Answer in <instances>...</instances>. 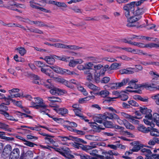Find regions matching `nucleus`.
Segmentation results:
<instances>
[{"instance_id": "24", "label": "nucleus", "mask_w": 159, "mask_h": 159, "mask_svg": "<svg viewBox=\"0 0 159 159\" xmlns=\"http://www.w3.org/2000/svg\"><path fill=\"white\" fill-rule=\"evenodd\" d=\"M150 134L153 136L158 137L159 136V132L158 130L156 129H150Z\"/></svg>"}, {"instance_id": "41", "label": "nucleus", "mask_w": 159, "mask_h": 159, "mask_svg": "<svg viewBox=\"0 0 159 159\" xmlns=\"http://www.w3.org/2000/svg\"><path fill=\"white\" fill-rule=\"evenodd\" d=\"M112 94L116 96V97L110 98H109V101H112L113 99L117 98L120 97V93L118 91H114L113 92Z\"/></svg>"}, {"instance_id": "17", "label": "nucleus", "mask_w": 159, "mask_h": 159, "mask_svg": "<svg viewBox=\"0 0 159 159\" xmlns=\"http://www.w3.org/2000/svg\"><path fill=\"white\" fill-rule=\"evenodd\" d=\"M136 119H140V117H137V116H133L131 115L129 121L133 124H139V121L136 120Z\"/></svg>"}, {"instance_id": "55", "label": "nucleus", "mask_w": 159, "mask_h": 159, "mask_svg": "<svg viewBox=\"0 0 159 159\" xmlns=\"http://www.w3.org/2000/svg\"><path fill=\"white\" fill-rule=\"evenodd\" d=\"M128 103L130 105L134 107H138L139 106V104L136 101L133 100H131L128 101Z\"/></svg>"}, {"instance_id": "52", "label": "nucleus", "mask_w": 159, "mask_h": 159, "mask_svg": "<svg viewBox=\"0 0 159 159\" xmlns=\"http://www.w3.org/2000/svg\"><path fill=\"white\" fill-rule=\"evenodd\" d=\"M103 67V66L100 64H98L97 65H95L94 66V70L95 71V74L97 73H99L97 71V70L100 69L102 68Z\"/></svg>"}, {"instance_id": "16", "label": "nucleus", "mask_w": 159, "mask_h": 159, "mask_svg": "<svg viewBox=\"0 0 159 159\" xmlns=\"http://www.w3.org/2000/svg\"><path fill=\"white\" fill-rule=\"evenodd\" d=\"M46 62L50 65L53 64L55 62V59L52 56H47L44 58Z\"/></svg>"}, {"instance_id": "30", "label": "nucleus", "mask_w": 159, "mask_h": 159, "mask_svg": "<svg viewBox=\"0 0 159 159\" xmlns=\"http://www.w3.org/2000/svg\"><path fill=\"white\" fill-rule=\"evenodd\" d=\"M106 118L109 119L114 120L116 114L115 113H111L108 112H106L105 113Z\"/></svg>"}, {"instance_id": "29", "label": "nucleus", "mask_w": 159, "mask_h": 159, "mask_svg": "<svg viewBox=\"0 0 159 159\" xmlns=\"http://www.w3.org/2000/svg\"><path fill=\"white\" fill-rule=\"evenodd\" d=\"M99 95L101 96L102 97H106L109 94V91L107 90L101 91L97 93Z\"/></svg>"}, {"instance_id": "44", "label": "nucleus", "mask_w": 159, "mask_h": 159, "mask_svg": "<svg viewBox=\"0 0 159 159\" xmlns=\"http://www.w3.org/2000/svg\"><path fill=\"white\" fill-rule=\"evenodd\" d=\"M86 152L89 153L90 154L93 156H97L98 157V155H97L98 153V151L96 149H93L91 150H85Z\"/></svg>"}, {"instance_id": "54", "label": "nucleus", "mask_w": 159, "mask_h": 159, "mask_svg": "<svg viewBox=\"0 0 159 159\" xmlns=\"http://www.w3.org/2000/svg\"><path fill=\"white\" fill-rule=\"evenodd\" d=\"M4 100V102L3 103V104L5 105H8L10 104V101L12 99L10 98L5 97L3 98Z\"/></svg>"}, {"instance_id": "51", "label": "nucleus", "mask_w": 159, "mask_h": 159, "mask_svg": "<svg viewBox=\"0 0 159 159\" xmlns=\"http://www.w3.org/2000/svg\"><path fill=\"white\" fill-rule=\"evenodd\" d=\"M119 113H120V112ZM120 114L121 116L128 120H129L130 117V116H131V115H130L128 114L123 112H120Z\"/></svg>"}, {"instance_id": "62", "label": "nucleus", "mask_w": 159, "mask_h": 159, "mask_svg": "<svg viewBox=\"0 0 159 159\" xmlns=\"http://www.w3.org/2000/svg\"><path fill=\"white\" fill-rule=\"evenodd\" d=\"M21 97L25 98L26 99L30 101L32 99V97L30 95L27 94H24L23 93L21 94Z\"/></svg>"}, {"instance_id": "36", "label": "nucleus", "mask_w": 159, "mask_h": 159, "mask_svg": "<svg viewBox=\"0 0 159 159\" xmlns=\"http://www.w3.org/2000/svg\"><path fill=\"white\" fill-rule=\"evenodd\" d=\"M143 147V145L142 144H138L135 145L132 148L133 152H137L140 150L141 148Z\"/></svg>"}, {"instance_id": "34", "label": "nucleus", "mask_w": 159, "mask_h": 159, "mask_svg": "<svg viewBox=\"0 0 159 159\" xmlns=\"http://www.w3.org/2000/svg\"><path fill=\"white\" fill-rule=\"evenodd\" d=\"M81 108L77 109H73V111L75 112L76 116L82 118V119H84V116L81 113Z\"/></svg>"}, {"instance_id": "63", "label": "nucleus", "mask_w": 159, "mask_h": 159, "mask_svg": "<svg viewBox=\"0 0 159 159\" xmlns=\"http://www.w3.org/2000/svg\"><path fill=\"white\" fill-rule=\"evenodd\" d=\"M79 156L81 159H91V157L88 156L87 154H80Z\"/></svg>"}, {"instance_id": "3", "label": "nucleus", "mask_w": 159, "mask_h": 159, "mask_svg": "<svg viewBox=\"0 0 159 159\" xmlns=\"http://www.w3.org/2000/svg\"><path fill=\"white\" fill-rule=\"evenodd\" d=\"M141 17V16L134 15L127 19L128 23L126 25L128 27H134L136 26V22L139 20Z\"/></svg>"}, {"instance_id": "35", "label": "nucleus", "mask_w": 159, "mask_h": 159, "mask_svg": "<svg viewBox=\"0 0 159 159\" xmlns=\"http://www.w3.org/2000/svg\"><path fill=\"white\" fill-rule=\"evenodd\" d=\"M101 116L99 115H97L93 117V120L94 121L98 123L101 124L103 121V119L100 118Z\"/></svg>"}, {"instance_id": "20", "label": "nucleus", "mask_w": 159, "mask_h": 159, "mask_svg": "<svg viewBox=\"0 0 159 159\" xmlns=\"http://www.w3.org/2000/svg\"><path fill=\"white\" fill-rule=\"evenodd\" d=\"M45 142L49 144H54L56 142L52 138L51 136L49 135V136L47 137H45L44 138Z\"/></svg>"}, {"instance_id": "13", "label": "nucleus", "mask_w": 159, "mask_h": 159, "mask_svg": "<svg viewBox=\"0 0 159 159\" xmlns=\"http://www.w3.org/2000/svg\"><path fill=\"white\" fill-rule=\"evenodd\" d=\"M90 145H85L84 147V150H92V149L95 148L97 147L98 145L97 143L95 142H92L90 143Z\"/></svg>"}, {"instance_id": "10", "label": "nucleus", "mask_w": 159, "mask_h": 159, "mask_svg": "<svg viewBox=\"0 0 159 159\" xmlns=\"http://www.w3.org/2000/svg\"><path fill=\"white\" fill-rule=\"evenodd\" d=\"M0 113L3 115L8 120L15 122H17L18 121V119H15L12 115H10L6 111L0 110Z\"/></svg>"}, {"instance_id": "42", "label": "nucleus", "mask_w": 159, "mask_h": 159, "mask_svg": "<svg viewBox=\"0 0 159 159\" xmlns=\"http://www.w3.org/2000/svg\"><path fill=\"white\" fill-rule=\"evenodd\" d=\"M104 126L107 128H112L113 127L112 123L111 121H106L103 123Z\"/></svg>"}, {"instance_id": "2", "label": "nucleus", "mask_w": 159, "mask_h": 159, "mask_svg": "<svg viewBox=\"0 0 159 159\" xmlns=\"http://www.w3.org/2000/svg\"><path fill=\"white\" fill-rule=\"evenodd\" d=\"M129 80V79H124L120 82L110 83L107 86L111 89H117L125 85Z\"/></svg>"}, {"instance_id": "32", "label": "nucleus", "mask_w": 159, "mask_h": 159, "mask_svg": "<svg viewBox=\"0 0 159 159\" xmlns=\"http://www.w3.org/2000/svg\"><path fill=\"white\" fill-rule=\"evenodd\" d=\"M121 49V48L117 46H112L110 48L107 49V51L112 52H115Z\"/></svg>"}, {"instance_id": "48", "label": "nucleus", "mask_w": 159, "mask_h": 159, "mask_svg": "<svg viewBox=\"0 0 159 159\" xmlns=\"http://www.w3.org/2000/svg\"><path fill=\"white\" fill-rule=\"evenodd\" d=\"M120 66L121 64L114 63L111 64V67L112 69H118Z\"/></svg>"}, {"instance_id": "31", "label": "nucleus", "mask_w": 159, "mask_h": 159, "mask_svg": "<svg viewBox=\"0 0 159 159\" xmlns=\"http://www.w3.org/2000/svg\"><path fill=\"white\" fill-rule=\"evenodd\" d=\"M9 126L7 124H6L5 123H2V122H0V128L5 129L6 130H7L8 132H11V130L10 128H9Z\"/></svg>"}, {"instance_id": "49", "label": "nucleus", "mask_w": 159, "mask_h": 159, "mask_svg": "<svg viewBox=\"0 0 159 159\" xmlns=\"http://www.w3.org/2000/svg\"><path fill=\"white\" fill-rule=\"evenodd\" d=\"M93 128L95 129H104V128L102 127L101 125H98L96 123H94L93 125Z\"/></svg>"}, {"instance_id": "22", "label": "nucleus", "mask_w": 159, "mask_h": 159, "mask_svg": "<svg viewBox=\"0 0 159 159\" xmlns=\"http://www.w3.org/2000/svg\"><path fill=\"white\" fill-rule=\"evenodd\" d=\"M141 152L143 153V154L145 155L146 156H151L152 152L151 151L148 149L143 148L141 150Z\"/></svg>"}, {"instance_id": "28", "label": "nucleus", "mask_w": 159, "mask_h": 159, "mask_svg": "<svg viewBox=\"0 0 159 159\" xmlns=\"http://www.w3.org/2000/svg\"><path fill=\"white\" fill-rule=\"evenodd\" d=\"M57 112L62 116H64L65 114L68 113V110L65 108H61L58 109Z\"/></svg>"}, {"instance_id": "33", "label": "nucleus", "mask_w": 159, "mask_h": 159, "mask_svg": "<svg viewBox=\"0 0 159 159\" xmlns=\"http://www.w3.org/2000/svg\"><path fill=\"white\" fill-rule=\"evenodd\" d=\"M7 8L9 9L12 10L16 7V2L13 1H9L8 2Z\"/></svg>"}, {"instance_id": "56", "label": "nucleus", "mask_w": 159, "mask_h": 159, "mask_svg": "<svg viewBox=\"0 0 159 159\" xmlns=\"http://www.w3.org/2000/svg\"><path fill=\"white\" fill-rule=\"evenodd\" d=\"M65 123H67L70 126L72 127H76L77 126V124L74 122H71L69 121L66 120L65 121Z\"/></svg>"}, {"instance_id": "61", "label": "nucleus", "mask_w": 159, "mask_h": 159, "mask_svg": "<svg viewBox=\"0 0 159 159\" xmlns=\"http://www.w3.org/2000/svg\"><path fill=\"white\" fill-rule=\"evenodd\" d=\"M1 139L8 141H13L14 139L13 137H7L5 136H2Z\"/></svg>"}, {"instance_id": "1", "label": "nucleus", "mask_w": 159, "mask_h": 159, "mask_svg": "<svg viewBox=\"0 0 159 159\" xmlns=\"http://www.w3.org/2000/svg\"><path fill=\"white\" fill-rule=\"evenodd\" d=\"M34 98L35 102H31L30 107L38 110L39 112L43 115H44L49 111L47 109L48 106L43 102V100L42 98L38 97Z\"/></svg>"}, {"instance_id": "15", "label": "nucleus", "mask_w": 159, "mask_h": 159, "mask_svg": "<svg viewBox=\"0 0 159 159\" xmlns=\"http://www.w3.org/2000/svg\"><path fill=\"white\" fill-rule=\"evenodd\" d=\"M85 138L89 140L93 141H100L101 139L98 136L92 135H87L85 136Z\"/></svg>"}, {"instance_id": "11", "label": "nucleus", "mask_w": 159, "mask_h": 159, "mask_svg": "<svg viewBox=\"0 0 159 159\" xmlns=\"http://www.w3.org/2000/svg\"><path fill=\"white\" fill-rule=\"evenodd\" d=\"M58 81L71 89H73L74 88V86L70 84V81H68L63 79H60L58 80Z\"/></svg>"}, {"instance_id": "45", "label": "nucleus", "mask_w": 159, "mask_h": 159, "mask_svg": "<svg viewBox=\"0 0 159 159\" xmlns=\"http://www.w3.org/2000/svg\"><path fill=\"white\" fill-rule=\"evenodd\" d=\"M145 12L143 8H139L135 12V15H138L140 16V15L143 14Z\"/></svg>"}, {"instance_id": "21", "label": "nucleus", "mask_w": 159, "mask_h": 159, "mask_svg": "<svg viewBox=\"0 0 159 159\" xmlns=\"http://www.w3.org/2000/svg\"><path fill=\"white\" fill-rule=\"evenodd\" d=\"M80 48L74 45H66L64 44L63 48H65L70 50H76L79 49Z\"/></svg>"}, {"instance_id": "26", "label": "nucleus", "mask_w": 159, "mask_h": 159, "mask_svg": "<svg viewBox=\"0 0 159 159\" xmlns=\"http://www.w3.org/2000/svg\"><path fill=\"white\" fill-rule=\"evenodd\" d=\"M32 23H34L35 24L37 25L38 26L40 27H43V26H48V25L45 24L44 22L39 21H31L30 22V24H32Z\"/></svg>"}, {"instance_id": "25", "label": "nucleus", "mask_w": 159, "mask_h": 159, "mask_svg": "<svg viewBox=\"0 0 159 159\" xmlns=\"http://www.w3.org/2000/svg\"><path fill=\"white\" fill-rule=\"evenodd\" d=\"M16 50L18 51L19 53L21 56H23L26 53L27 51L25 48L20 47L16 49Z\"/></svg>"}, {"instance_id": "14", "label": "nucleus", "mask_w": 159, "mask_h": 159, "mask_svg": "<svg viewBox=\"0 0 159 159\" xmlns=\"http://www.w3.org/2000/svg\"><path fill=\"white\" fill-rule=\"evenodd\" d=\"M152 122L156 123V125L159 127V115L157 113H154L152 116Z\"/></svg>"}, {"instance_id": "6", "label": "nucleus", "mask_w": 159, "mask_h": 159, "mask_svg": "<svg viewBox=\"0 0 159 159\" xmlns=\"http://www.w3.org/2000/svg\"><path fill=\"white\" fill-rule=\"evenodd\" d=\"M109 68V65H105L104 67L101 69L99 73H97L95 75V79L97 81H99L100 80V76H103L105 74V72Z\"/></svg>"}, {"instance_id": "46", "label": "nucleus", "mask_w": 159, "mask_h": 159, "mask_svg": "<svg viewBox=\"0 0 159 159\" xmlns=\"http://www.w3.org/2000/svg\"><path fill=\"white\" fill-rule=\"evenodd\" d=\"M78 90L81 92L85 96H87L88 95V93L86 91V89L81 86L78 87Z\"/></svg>"}, {"instance_id": "5", "label": "nucleus", "mask_w": 159, "mask_h": 159, "mask_svg": "<svg viewBox=\"0 0 159 159\" xmlns=\"http://www.w3.org/2000/svg\"><path fill=\"white\" fill-rule=\"evenodd\" d=\"M111 152L112 150L103 151L102 153V155H98V157L100 159H113V157L111 154Z\"/></svg>"}, {"instance_id": "27", "label": "nucleus", "mask_w": 159, "mask_h": 159, "mask_svg": "<svg viewBox=\"0 0 159 159\" xmlns=\"http://www.w3.org/2000/svg\"><path fill=\"white\" fill-rule=\"evenodd\" d=\"M49 67L56 72L62 74L63 69L60 68L56 66H51Z\"/></svg>"}, {"instance_id": "59", "label": "nucleus", "mask_w": 159, "mask_h": 159, "mask_svg": "<svg viewBox=\"0 0 159 159\" xmlns=\"http://www.w3.org/2000/svg\"><path fill=\"white\" fill-rule=\"evenodd\" d=\"M142 35H136L134 34L131 35V37L129 38V39L131 40H133L134 39H141L142 38Z\"/></svg>"}, {"instance_id": "12", "label": "nucleus", "mask_w": 159, "mask_h": 159, "mask_svg": "<svg viewBox=\"0 0 159 159\" xmlns=\"http://www.w3.org/2000/svg\"><path fill=\"white\" fill-rule=\"evenodd\" d=\"M46 98L48 99V101L50 102V105L51 104H54L56 102H61V99L58 97H55L54 96H52L51 97H47Z\"/></svg>"}, {"instance_id": "57", "label": "nucleus", "mask_w": 159, "mask_h": 159, "mask_svg": "<svg viewBox=\"0 0 159 159\" xmlns=\"http://www.w3.org/2000/svg\"><path fill=\"white\" fill-rule=\"evenodd\" d=\"M24 144L26 146H28L30 147H33L36 144L30 141H28L26 140L24 143Z\"/></svg>"}, {"instance_id": "47", "label": "nucleus", "mask_w": 159, "mask_h": 159, "mask_svg": "<svg viewBox=\"0 0 159 159\" xmlns=\"http://www.w3.org/2000/svg\"><path fill=\"white\" fill-rule=\"evenodd\" d=\"M149 74L153 76V79L157 80L159 78V75L156 72L151 71L149 72Z\"/></svg>"}, {"instance_id": "18", "label": "nucleus", "mask_w": 159, "mask_h": 159, "mask_svg": "<svg viewBox=\"0 0 159 159\" xmlns=\"http://www.w3.org/2000/svg\"><path fill=\"white\" fill-rule=\"evenodd\" d=\"M50 3L54 4L58 7H67L66 4L64 2H56L54 1H50Z\"/></svg>"}, {"instance_id": "43", "label": "nucleus", "mask_w": 159, "mask_h": 159, "mask_svg": "<svg viewBox=\"0 0 159 159\" xmlns=\"http://www.w3.org/2000/svg\"><path fill=\"white\" fill-rule=\"evenodd\" d=\"M41 71L43 73H45L47 75H48L50 77H53V74L52 72L49 73L48 71H49L51 72V71L50 70H46V69L41 68Z\"/></svg>"}, {"instance_id": "38", "label": "nucleus", "mask_w": 159, "mask_h": 159, "mask_svg": "<svg viewBox=\"0 0 159 159\" xmlns=\"http://www.w3.org/2000/svg\"><path fill=\"white\" fill-rule=\"evenodd\" d=\"M114 120H116L117 123L120 125H124L125 122V120H126L125 119L121 120L117 115L116 116Z\"/></svg>"}, {"instance_id": "50", "label": "nucleus", "mask_w": 159, "mask_h": 159, "mask_svg": "<svg viewBox=\"0 0 159 159\" xmlns=\"http://www.w3.org/2000/svg\"><path fill=\"white\" fill-rule=\"evenodd\" d=\"M129 11H133L134 10V2H132L130 4H128Z\"/></svg>"}, {"instance_id": "7", "label": "nucleus", "mask_w": 159, "mask_h": 159, "mask_svg": "<svg viewBox=\"0 0 159 159\" xmlns=\"http://www.w3.org/2000/svg\"><path fill=\"white\" fill-rule=\"evenodd\" d=\"M50 93L52 95H61L63 93H65L66 91L59 89L53 87L50 90Z\"/></svg>"}, {"instance_id": "19", "label": "nucleus", "mask_w": 159, "mask_h": 159, "mask_svg": "<svg viewBox=\"0 0 159 159\" xmlns=\"http://www.w3.org/2000/svg\"><path fill=\"white\" fill-rule=\"evenodd\" d=\"M150 128H146L144 126L140 125L138 127V129L142 132L146 133L150 131Z\"/></svg>"}, {"instance_id": "53", "label": "nucleus", "mask_w": 159, "mask_h": 159, "mask_svg": "<svg viewBox=\"0 0 159 159\" xmlns=\"http://www.w3.org/2000/svg\"><path fill=\"white\" fill-rule=\"evenodd\" d=\"M34 80L33 83L35 84H41L40 81L39 80V77L37 75H35L34 77Z\"/></svg>"}, {"instance_id": "60", "label": "nucleus", "mask_w": 159, "mask_h": 159, "mask_svg": "<svg viewBox=\"0 0 159 159\" xmlns=\"http://www.w3.org/2000/svg\"><path fill=\"white\" fill-rule=\"evenodd\" d=\"M59 137L62 141H66L71 139L70 136H60Z\"/></svg>"}, {"instance_id": "23", "label": "nucleus", "mask_w": 159, "mask_h": 159, "mask_svg": "<svg viewBox=\"0 0 159 159\" xmlns=\"http://www.w3.org/2000/svg\"><path fill=\"white\" fill-rule=\"evenodd\" d=\"M86 85L90 89L94 90H99L100 88L92 83H87L86 84Z\"/></svg>"}, {"instance_id": "64", "label": "nucleus", "mask_w": 159, "mask_h": 159, "mask_svg": "<svg viewBox=\"0 0 159 159\" xmlns=\"http://www.w3.org/2000/svg\"><path fill=\"white\" fill-rule=\"evenodd\" d=\"M110 80V78L109 77H103L102 80L101 82L103 83H108Z\"/></svg>"}, {"instance_id": "58", "label": "nucleus", "mask_w": 159, "mask_h": 159, "mask_svg": "<svg viewBox=\"0 0 159 159\" xmlns=\"http://www.w3.org/2000/svg\"><path fill=\"white\" fill-rule=\"evenodd\" d=\"M143 119V121L144 123L148 125H149L151 127L153 128L154 126V125L153 123H151L150 121H149L148 119Z\"/></svg>"}, {"instance_id": "9", "label": "nucleus", "mask_w": 159, "mask_h": 159, "mask_svg": "<svg viewBox=\"0 0 159 159\" xmlns=\"http://www.w3.org/2000/svg\"><path fill=\"white\" fill-rule=\"evenodd\" d=\"M20 153V151L18 148H15L11 152L9 159H17L19 156Z\"/></svg>"}, {"instance_id": "37", "label": "nucleus", "mask_w": 159, "mask_h": 159, "mask_svg": "<svg viewBox=\"0 0 159 159\" xmlns=\"http://www.w3.org/2000/svg\"><path fill=\"white\" fill-rule=\"evenodd\" d=\"M125 122L124 125L125 126L126 128L131 130L133 129H134V127L129 123L127 120H125Z\"/></svg>"}, {"instance_id": "8", "label": "nucleus", "mask_w": 159, "mask_h": 159, "mask_svg": "<svg viewBox=\"0 0 159 159\" xmlns=\"http://www.w3.org/2000/svg\"><path fill=\"white\" fill-rule=\"evenodd\" d=\"M138 82V80L136 79H134L131 80L129 83V86L126 88H130L132 89H137L139 87V85L136 83Z\"/></svg>"}, {"instance_id": "4", "label": "nucleus", "mask_w": 159, "mask_h": 159, "mask_svg": "<svg viewBox=\"0 0 159 159\" xmlns=\"http://www.w3.org/2000/svg\"><path fill=\"white\" fill-rule=\"evenodd\" d=\"M139 110L142 114H145V117L148 120H151L152 118V114L151 113L152 110L148 109L145 107H140Z\"/></svg>"}, {"instance_id": "39", "label": "nucleus", "mask_w": 159, "mask_h": 159, "mask_svg": "<svg viewBox=\"0 0 159 159\" xmlns=\"http://www.w3.org/2000/svg\"><path fill=\"white\" fill-rule=\"evenodd\" d=\"M151 98L155 101L157 105H159V94L153 95L151 96Z\"/></svg>"}, {"instance_id": "40", "label": "nucleus", "mask_w": 159, "mask_h": 159, "mask_svg": "<svg viewBox=\"0 0 159 159\" xmlns=\"http://www.w3.org/2000/svg\"><path fill=\"white\" fill-rule=\"evenodd\" d=\"M11 147L10 145H7L3 149V154L5 152H7V153H9L11 151Z\"/></svg>"}]
</instances>
